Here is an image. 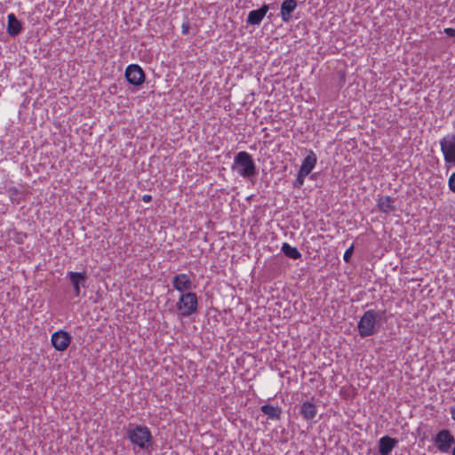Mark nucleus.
<instances>
[{
    "label": "nucleus",
    "instance_id": "nucleus-17",
    "mask_svg": "<svg viewBox=\"0 0 455 455\" xmlns=\"http://www.w3.org/2000/svg\"><path fill=\"white\" fill-rule=\"evenodd\" d=\"M7 28L6 31L11 36H15L21 31V23L16 18L14 13H9L7 16Z\"/></svg>",
    "mask_w": 455,
    "mask_h": 455
},
{
    "label": "nucleus",
    "instance_id": "nucleus-8",
    "mask_svg": "<svg viewBox=\"0 0 455 455\" xmlns=\"http://www.w3.org/2000/svg\"><path fill=\"white\" fill-rule=\"evenodd\" d=\"M125 77L127 81L133 85H140L145 81V73L137 64H131L125 69Z\"/></svg>",
    "mask_w": 455,
    "mask_h": 455
},
{
    "label": "nucleus",
    "instance_id": "nucleus-6",
    "mask_svg": "<svg viewBox=\"0 0 455 455\" xmlns=\"http://www.w3.org/2000/svg\"><path fill=\"white\" fill-rule=\"evenodd\" d=\"M172 284L179 293L193 292L192 290L196 288L191 277L185 273L175 275L172 277Z\"/></svg>",
    "mask_w": 455,
    "mask_h": 455
},
{
    "label": "nucleus",
    "instance_id": "nucleus-1",
    "mask_svg": "<svg viewBox=\"0 0 455 455\" xmlns=\"http://www.w3.org/2000/svg\"><path fill=\"white\" fill-rule=\"evenodd\" d=\"M127 439L134 449L150 453L154 445V438L150 429L145 425H130L126 432Z\"/></svg>",
    "mask_w": 455,
    "mask_h": 455
},
{
    "label": "nucleus",
    "instance_id": "nucleus-18",
    "mask_svg": "<svg viewBox=\"0 0 455 455\" xmlns=\"http://www.w3.org/2000/svg\"><path fill=\"white\" fill-rule=\"evenodd\" d=\"M260 411L270 419L278 420L281 418L282 410L278 406L264 404L260 407Z\"/></svg>",
    "mask_w": 455,
    "mask_h": 455
},
{
    "label": "nucleus",
    "instance_id": "nucleus-10",
    "mask_svg": "<svg viewBox=\"0 0 455 455\" xmlns=\"http://www.w3.org/2000/svg\"><path fill=\"white\" fill-rule=\"evenodd\" d=\"M70 283L73 286V291L76 297H79L81 293V287H85L86 275L80 272H68Z\"/></svg>",
    "mask_w": 455,
    "mask_h": 455
},
{
    "label": "nucleus",
    "instance_id": "nucleus-20",
    "mask_svg": "<svg viewBox=\"0 0 455 455\" xmlns=\"http://www.w3.org/2000/svg\"><path fill=\"white\" fill-rule=\"evenodd\" d=\"M27 238V235L23 232L13 231L12 239L18 244H21L24 243Z\"/></svg>",
    "mask_w": 455,
    "mask_h": 455
},
{
    "label": "nucleus",
    "instance_id": "nucleus-7",
    "mask_svg": "<svg viewBox=\"0 0 455 455\" xmlns=\"http://www.w3.org/2000/svg\"><path fill=\"white\" fill-rule=\"evenodd\" d=\"M434 442L439 451L448 452L454 444L455 439L449 430L443 429L436 434Z\"/></svg>",
    "mask_w": 455,
    "mask_h": 455
},
{
    "label": "nucleus",
    "instance_id": "nucleus-11",
    "mask_svg": "<svg viewBox=\"0 0 455 455\" xmlns=\"http://www.w3.org/2000/svg\"><path fill=\"white\" fill-rule=\"evenodd\" d=\"M317 407L313 401H305L301 403L299 413L302 418L307 421L314 420L317 414Z\"/></svg>",
    "mask_w": 455,
    "mask_h": 455
},
{
    "label": "nucleus",
    "instance_id": "nucleus-16",
    "mask_svg": "<svg viewBox=\"0 0 455 455\" xmlns=\"http://www.w3.org/2000/svg\"><path fill=\"white\" fill-rule=\"evenodd\" d=\"M377 205L379 210L386 214L395 211V201L388 196H380L377 201Z\"/></svg>",
    "mask_w": 455,
    "mask_h": 455
},
{
    "label": "nucleus",
    "instance_id": "nucleus-23",
    "mask_svg": "<svg viewBox=\"0 0 455 455\" xmlns=\"http://www.w3.org/2000/svg\"><path fill=\"white\" fill-rule=\"evenodd\" d=\"M353 250H354V247L353 245L350 246L348 249L346 250L344 255H343V259L346 262H349L350 261V259H351V255L353 253Z\"/></svg>",
    "mask_w": 455,
    "mask_h": 455
},
{
    "label": "nucleus",
    "instance_id": "nucleus-21",
    "mask_svg": "<svg viewBox=\"0 0 455 455\" xmlns=\"http://www.w3.org/2000/svg\"><path fill=\"white\" fill-rule=\"evenodd\" d=\"M307 175L299 171L297 179L295 181V187L301 188L304 184L305 179Z\"/></svg>",
    "mask_w": 455,
    "mask_h": 455
},
{
    "label": "nucleus",
    "instance_id": "nucleus-26",
    "mask_svg": "<svg viewBox=\"0 0 455 455\" xmlns=\"http://www.w3.org/2000/svg\"><path fill=\"white\" fill-rule=\"evenodd\" d=\"M450 412H451V419L455 421V406L451 408Z\"/></svg>",
    "mask_w": 455,
    "mask_h": 455
},
{
    "label": "nucleus",
    "instance_id": "nucleus-15",
    "mask_svg": "<svg viewBox=\"0 0 455 455\" xmlns=\"http://www.w3.org/2000/svg\"><path fill=\"white\" fill-rule=\"evenodd\" d=\"M317 163V157L314 151L309 150L307 156L302 161L299 172L308 175L312 170L315 167Z\"/></svg>",
    "mask_w": 455,
    "mask_h": 455
},
{
    "label": "nucleus",
    "instance_id": "nucleus-12",
    "mask_svg": "<svg viewBox=\"0 0 455 455\" xmlns=\"http://www.w3.org/2000/svg\"><path fill=\"white\" fill-rule=\"evenodd\" d=\"M398 440L388 435L382 436L379 440V455H390L393 449L397 445Z\"/></svg>",
    "mask_w": 455,
    "mask_h": 455
},
{
    "label": "nucleus",
    "instance_id": "nucleus-5",
    "mask_svg": "<svg viewBox=\"0 0 455 455\" xmlns=\"http://www.w3.org/2000/svg\"><path fill=\"white\" fill-rule=\"evenodd\" d=\"M440 147L444 162L455 165V134L443 137L440 140Z\"/></svg>",
    "mask_w": 455,
    "mask_h": 455
},
{
    "label": "nucleus",
    "instance_id": "nucleus-9",
    "mask_svg": "<svg viewBox=\"0 0 455 455\" xmlns=\"http://www.w3.org/2000/svg\"><path fill=\"white\" fill-rule=\"evenodd\" d=\"M51 342L60 352L65 351L71 343V336L65 331L60 330L52 333Z\"/></svg>",
    "mask_w": 455,
    "mask_h": 455
},
{
    "label": "nucleus",
    "instance_id": "nucleus-13",
    "mask_svg": "<svg viewBox=\"0 0 455 455\" xmlns=\"http://www.w3.org/2000/svg\"><path fill=\"white\" fill-rule=\"evenodd\" d=\"M298 3L296 0H284L281 4L280 15L285 23L291 20V13L296 10Z\"/></svg>",
    "mask_w": 455,
    "mask_h": 455
},
{
    "label": "nucleus",
    "instance_id": "nucleus-2",
    "mask_svg": "<svg viewBox=\"0 0 455 455\" xmlns=\"http://www.w3.org/2000/svg\"><path fill=\"white\" fill-rule=\"evenodd\" d=\"M199 307L198 297L196 292L180 293L175 304L169 308V312L179 318L189 317L197 313Z\"/></svg>",
    "mask_w": 455,
    "mask_h": 455
},
{
    "label": "nucleus",
    "instance_id": "nucleus-22",
    "mask_svg": "<svg viewBox=\"0 0 455 455\" xmlns=\"http://www.w3.org/2000/svg\"><path fill=\"white\" fill-rule=\"evenodd\" d=\"M448 187L451 191L455 193V172H453L448 180Z\"/></svg>",
    "mask_w": 455,
    "mask_h": 455
},
{
    "label": "nucleus",
    "instance_id": "nucleus-24",
    "mask_svg": "<svg viewBox=\"0 0 455 455\" xmlns=\"http://www.w3.org/2000/svg\"><path fill=\"white\" fill-rule=\"evenodd\" d=\"M188 29H189V25L188 23H183L182 24V33L187 34L188 32Z\"/></svg>",
    "mask_w": 455,
    "mask_h": 455
},
{
    "label": "nucleus",
    "instance_id": "nucleus-4",
    "mask_svg": "<svg viewBox=\"0 0 455 455\" xmlns=\"http://www.w3.org/2000/svg\"><path fill=\"white\" fill-rule=\"evenodd\" d=\"M382 314V312L373 309L367 310L360 318L357 324L359 335L361 337L373 335L377 331V322L381 318Z\"/></svg>",
    "mask_w": 455,
    "mask_h": 455
},
{
    "label": "nucleus",
    "instance_id": "nucleus-19",
    "mask_svg": "<svg viewBox=\"0 0 455 455\" xmlns=\"http://www.w3.org/2000/svg\"><path fill=\"white\" fill-rule=\"evenodd\" d=\"M283 254L292 259H299L301 258V253L296 247H292L288 243H283L281 248Z\"/></svg>",
    "mask_w": 455,
    "mask_h": 455
},
{
    "label": "nucleus",
    "instance_id": "nucleus-14",
    "mask_svg": "<svg viewBox=\"0 0 455 455\" xmlns=\"http://www.w3.org/2000/svg\"><path fill=\"white\" fill-rule=\"evenodd\" d=\"M268 9V5L263 4L260 8L251 11L247 16V23L251 25H259Z\"/></svg>",
    "mask_w": 455,
    "mask_h": 455
},
{
    "label": "nucleus",
    "instance_id": "nucleus-25",
    "mask_svg": "<svg viewBox=\"0 0 455 455\" xmlns=\"http://www.w3.org/2000/svg\"><path fill=\"white\" fill-rule=\"evenodd\" d=\"M142 200L145 203H149L152 200V196L150 195H144Z\"/></svg>",
    "mask_w": 455,
    "mask_h": 455
},
{
    "label": "nucleus",
    "instance_id": "nucleus-3",
    "mask_svg": "<svg viewBox=\"0 0 455 455\" xmlns=\"http://www.w3.org/2000/svg\"><path fill=\"white\" fill-rule=\"evenodd\" d=\"M231 170L243 179L252 178L257 173L256 164L252 156L246 151L238 152L235 156Z\"/></svg>",
    "mask_w": 455,
    "mask_h": 455
}]
</instances>
